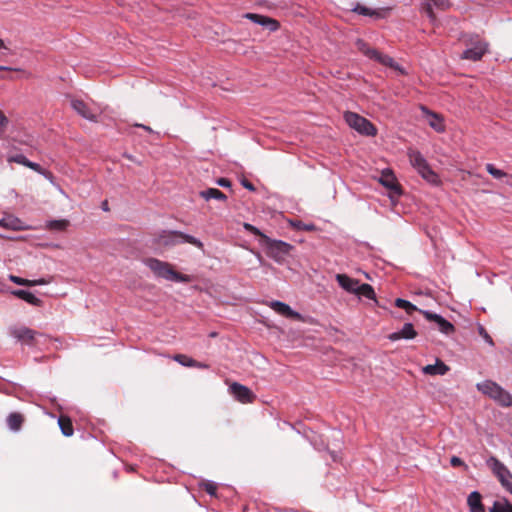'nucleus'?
<instances>
[{
  "instance_id": "f257e3e1",
  "label": "nucleus",
  "mask_w": 512,
  "mask_h": 512,
  "mask_svg": "<svg viewBox=\"0 0 512 512\" xmlns=\"http://www.w3.org/2000/svg\"><path fill=\"white\" fill-rule=\"evenodd\" d=\"M243 228L246 232L260 237L259 244L266 249L267 255L278 263L283 262L293 249L291 244L282 240L271 239L250 223H243Z\"/></svg>"
},
{
  "instance_id": "f03ea898",
  "label": "nucleus",
  "mask_w": 512,
  "mask_h": 512,
  "mask_svg": "<svg viewBox=\"0 0 512 512\" xmlns=\"http://www.w3.org/2000/svg\"><path fill=\"white\" fill-rule=\"evenodd\" d=\"M183 243H189L201 250L204 248L202 241L196 237L176 230L158 231L151 239V246L155 248H168Z\"/></svg>"
},
{
  "instance_id": "7ed1b4c3",
  "label": "nucleus",
  "mask_w": 512,
  "mask_h": 512,
  "mask_svg": "<svg viewBox=\"0 0 512 512\" xmlns=\"http://www.w3.org/2000/svg\"><path fill=\"white\" fill-rule=\"evenodd\" d=\"M144 264L158 278L183 283H189L192 281V277L190 275L177 272L176 270H174L173 265L168 262L161 261L156 258H146L144 259Z\"/></svg>"
},
{
  "instance_id": "20e7f679",
  "label": "nucleus",
  "mask_w": 512,
  "mask_h": 512,
  "mask_svg": "<svg viewBox=\"0 0 512 512\" xmlns=\"http://www.w3.org/2000/svg\"><path fill=\"white\" fill-rule=\"evenodd\" d=\"M476 388L502 407H510L512 405L511 394L492 380L477 383Z\"/></svg>"
},
{
  "instance_id": "39448f33",
  "label": "nucleus",
  "mask_w": 512,
  "mask_h": 512,
  "mask_svg": "<svg viewBox=\"0 0 512 512\" xmlns=\"http://www.w3.org/2000/svg\"><path fill=\"white\" fill-rule=\"evenodd\" d=\"M9 335L17 342L29 347H36L40 343V338L47 339V336L36 330L26 326H11L9 328Z\"/></svg>"
},
{
  "instance_id": "423d86ee",
  "label": "nucleus",
  "mask_w": 512,
  "mask_h": 512,
  "mask_svg": "<svg viewBox=\"0 0 512 512\" xmlns=\"http://www.w3.org/2000/svg\"><path fill=\"white\" fill-rule=\"evenodd\" d=\"M71 108L82 118L97 122L98 116L101 113L100 107L94 102H86L78 97L67 95Z\"/></svg>"
},
{
  "instance_id": "0eeeda50",
  "label": "nucleus",
  "mask_w": 512,
  "mask_h": 512,
  "mask_svg": "<svg viewBox=\"0 0 512 512\" xmlns=\"http://www.w3.org/2000/svg\"><path fill=\"white\" fill-rule=\"evenodd\" d=\"M486 465L498 479L501 486L512 495V473L510 470L495 456H490L486 460Z\"/></svg>"
},
{
  "instance_id": "6e6552de",
  "label": "nucleus",
  "mask_w": 512,
  "mask_h": 512,
  "mask_svg": "<svg viewBox=\"0 0 512 512\" xmlns=\"http://www.w3.org/2000/svg\"><path fill=\"white\" fill-rule=\"evenodd\" d=\"M345 122L352 129L365 136H376L377 128L365 117L351 111L344 113Z\"/></svg>"
},
{
  "instance_id": "1a4fd4ad",
  "label": "nucleus",
  "mask_w": 512,
  "mask_h": 512,
  "mask_svg": "<svg viewBox=\"0 0 512 512\" xmlns=\"http://www.w3.org/2000/svg\"><path fill=\"white\" fill-rule=\"evenodd\" d=\"M469 44L471 47L463 51L461 58L471 61H479L488 51V43L479 38V36L471 37Z\"/></svg>"
},
{
  "instance_id": "9d476101",
  "label": "nucleus",
  "mask_w": 512,
  "mask_h": 512,
  "mask_svg": "<svg viewBox=\"0 0 512 512\" xmlns=\"http://www.w3.org/2000/svg\"><path fill=\"white\" fill-rule=\"evenodd\" d=\"M229 392L235 400L243 404L253 403L256 399V395L250 388L238 382H233L229 386Z\"/></svg>"
},
{
  "instance_id": "9b49d317",
  "label": "nucleus",
  "mask_w": 512,
  "mask_h": 512,
  "mask_svg": "<svg viewBox=\"0 0 512 512\" xmlns=\"http://www.w3.org/2000/svg\"><path fill=\"white\" fill-rule=\"evenodd\" d=\"M267 305L272 310H274L277 314H279L285 318L302 321V322L304 321L303 316L299 312L294 311L288 304H286L284 302L274 300V301L269 302Z\"/></svg>"
},
{
  "instance_id": "f8f14e48",
  "label": "nucleus",
  "mask_w": 512,
  "mask_h": 512,
  "mask_svg": "<svg viewBox=\"0 0 512 512\" xmlns=\"http://www.w3.org/2000/svg\"><path fill=\"white\" fill-rule=\"evenodd\" d=\"M244 17L251 20L253 23L266 27L271 32L277 31L280 28L279 21L265 15L256 13H246Z\"/></svg>"
},
{
  "instance_id": "ddd939ff",
  "label": "nucleus",
  "mask_w": 512,
  "mask_h": 512,
  "mask_svg": "<svg viewBox=\"0 0 512 512\" xmlns=\"http://www.w3.org/2000/svg\"><path fill=\"white\" fill-rule=\"evenodd\" d=\"M432 5H434L437 9L440 10H447L451 3L449 0H426L425 3H423L422 8L424 12L426 13L429 20L434 23L437 20L436 14L433 11Z\"/></svg>"
},
{
  "instance_id": "4468645a",
  "label": "nucleus",
  "mask_w": 512,
  "mask_h": 512,
  "mask_svg": "<svg viewBox=\"0 0 512 512\" xmlns=\"http://www.w3.org/2000/svg\"><path fill=\"white\" fill-rule=\"evenodd\" d=\"M379 182L384 187L393 191L394 193L401 194V187L397 181V178H396L394 172L391 169L386 168V169L382 170Z\"/></svg>"
},
{
  "instance_id": "2eb2a0df",
  "label": "nucleus",
  "mask_w": 512,
  "mask_h": 512,
  "mask_svg": "<svg viewBox=\"0 0 512 512\" xmlns=\"http://www.w3.org/2000/svg\"><path fill=\"white\" fill-rule=\"evenodd\" d=\"M423 313L426 319L434 321L438 325V328L442 333L446 335H451L455 331V327L453 326V324L446 320L441 315L431 313L429 311H424Z\"/></svg>"
},
{
  "instance_id": "dca6fc26",
  "label": "nucleus",
  "mask_w": 512,
  "mask_h": 512,
  "mask_svg": "<svg viewBox=\"0 0 512 512\" xmlns=\"http://www.w3.org/2000/svg\"><path fill=\"white\" fill-rule=\"evenodd\" d=\"M0 226L13 231H24L29 229L28 225L13 215H5L1 218Z\"/></svg>"
},
{
  "instance_id": "f3484780",
  "label": "nucleus",
  "mask_w": 512,
  "mask_h": 512,
  "mask_svg": "<svg viewBox=\"0 0 512 512\" xmlns=\"http://www.w3.org/2000/svg\"><path fill=\"white\" fill-rule=\"evenodd\" d=\"M416 171L429 184L433 186H440L442 184L439 175L430 167L428 162Z\"/></svg>"
},
{
  "instance_id": "a211bd4d",
  "label": "nucleus",
  "mask_w": 512,
  "mask_h": 512,
  "mask_svg": "<svg viewBox=\"0 0 512 512\" xmlns=\"http://www.w3.org/2000/svg\"><path fill=\"white\" fill-rule=\"evenodd\" d=\"M417 336V332L414 329L412 323H405L401 330L393 332L388 335L390 341H398L400 339H414Z\"/></svg>"
},
{
  "instance_id": "6ab92c4d",
  "label": "nucleus",
  "mask_w": 512,
  "mask_h": 512,
  "mask_svg": "<svg viewBox=\"0 0 512 512\" xmlns=\"http://www.w3.org/2000/svg\"><path fill=\"white\" fill-rule=\"evenodd\" d=\"M372 60L380 63L383 66L390 67L396 71H399L401 74H405L404 69L397 63L395 60L390 57L389 55L383 54L376 51L375 55L373 56Z\"/></svg>"
},
{
  "instance_id": "aec40b11",
  "label": "nucleus",
  "mask_w": 512,
  "mask_h": 512,
  "mask_svg": "<svg viewBox=\"0 0 512 512\" xmlns=\"http://www.w3.org/2000/svg\"><path fill=\"white\" fill-rule=\"evenodd\" d=\"M336 280L341 288L349 293H355L359 280L349 277L346 274H337Z\"/></svg>"
},
{
  "instance_id": "412c9836",
  "label": "nucleus",
  "mask_w": 512,
  "mask_h": 512,
  "mask_svg": "<svg viewBox=\"0 0 512 512\" xmlns=\"http://www.w3.org/2000/svg\"><path fill=\"white\" fill-rule=\"evenodd\" d=\"M449 371V367L440 359L436 360L433 365H426L422 368V372L426 375H445Z\"/></svg>"
},
{
  "instance_id": "4be33fe9",
  "label": "nucleus",
  "mask_w": 512,
  "mask_h": 512,
  "mask_svg": "<svg viewBox=\"0 0 512 512\" xmlns=\"http://www.w3.org/2000/svg\"><path fill=\"white\" fill-rule=\"evenodd\" d=\"M467 504L470 512H485L482 496L478 491H473L469 494Z\"/></svg>"
},
{
  "instance_id": "5701e85b",
  "label": "nucleus",
  "mask_w": 512,
  "mask_h": 512,
  "mask_svg": "<svg viewBox=\"0 0 512 512\" xmlns=\"http://www.w3.org/2000/svg\"><path fill=\"white\" fill-rule=\"evenodd\" d=\"M11 294L16 296L17 298L19 299H22L24 300L25 302L33 305V306H41L42 305V300L39 299L38 297H36L33 293H31L30 291H27V290H12L11 291Z\"/></svg>"
},
{
  "instance_id": "b1692460",
  "label": "nucleus",
  "mask_w": 512,
  "mask_h": 512,
  "mask_svg": "<svg viewBox=\"0 0 512 512\" xmlns=\"http://www.w3.org/2000/svg\"><path fill=\"white\" fill-rule=\"evenodd\" d=\"M421 110L431 117L429 120V125L437 132H444L445 125L443 123V118L438 114L429 111L425 106H421Z\"/></svg>"
},
{
  "instance_id": "393cba45",
  "label": "nucleus",
  "mask_w": 512,
  "mask_h": 512,
  "mask_svg": "<svg viewBox=\"0 0 512 512\" xmlns=\"http://www.w3.org/2000/svg\"><path fill=\"white\" fill-rule=\"evenodd\" d=\"M408 158L409 162L412 165V167L417 170L424 164H426L428 161L425 159V157L422 155V153L418 150L409 149L408 150Z\"/></svg>"
},
{
  "instance_id": "a878e982",
  "label": "nucleus",
  "mask_w": 512,
  "mask_h": 512,
  "mask_svg": "<svg viewBox=\"0 0 512 512\" xmlns=\"http://www.w3.org/2000/svg\"><path fill=\"white\" fill-rule=\"evenodd\" d=\"M7 425L12 431H19L24 422V416L21 413L13 412L7 417Z\"/></svg>"
},
{
  "instance_id": "bb28decb",
  "label": "nucleus",
  "mask_w": 512,
  "mask_h": 512,
  "mask_svg": "<svg viewBox=\"0 0 512 512\" xmlns=\"http://www.w3.org/2000/svg\"><path fill=\"white\" fill-rule=\"evenodd\" d=\"M200 196L206 201H209L211 199H215L218 201L227 200V196L217 188H208L206 190H203L200 192Z\"/></svg>"
},
{
  "instance_id": "cd10ccee",
  "label": "nucleus",
  "mask_w": 512,
  "mask_h": 512,
  "mask_svg": "<svg viewBox=\"0 0 512 512\" xmlns=\"http://www.w3.org/2000/svg\"><path fill=\"white\" fill-rule=\"evenodd\" d=\"M58 425L64 436L70 437L74 433V428L71 419L68 416L61 415L58 418Z\"/></svg>"
},
{
  "instance_id": "c85d7f7f",
  "label": "nucleus",
  "mask_w": 512,
  "mask_h": 512,
  "mask_svg": "<svg viewBox=\"0 0 512 512\" xmlns=\"http://www.w3.org/2000/svg\"><path fill=\"white\" fill-rule=\"evenodd\" d=\"M356 295L358 296H363L367 299H370V300H375L376 301V294H375V291L373 289V287L370 285V284H367V283H360L358 284L357 286V289L355 291Z\"/></svg>"
},
{
  "instance_id": "c756f323",
  "label": "nucleus",
  "mask_w": 512,
  "mask_h": 512,
  "mask_svg": "<svg viewBox=\"0 0 512 512\" xmlns=\"http://www.w3.org/2000/svg\"><path fill=\"white\" fill-rule=\"evenodd\" d=\"M69 224L67 219L50 220L46 223V228L51 231H65Z\"/></svg>"
},
{
  "instance_id": "7c9ffc66",
  "label": "nucleus",
  "mask_w": 512,
  "mask_h": 512,
  "mask_svg": "<svg viewBox=\"0 0 512 512\" xmlns=\"http://www.w3.org/2000/svg\"><path fill=\"white\" fill-rule=\"evenodd\" d=\"M489 512H512V504L506 499L495 501Z\"/></svg>"
},
{
  "instance_id": "2f4dec72",
  "label": "nucleus",
  "mask_w": 512,
  "mask_h": 512,
  "mask_svg": "<svg viewBox=\"0 0 512 512\" xmlns=\"http://www.w3.org/2000/svg\"><path fill=\"white\" fill-rule=\"evenodd\" d=\"M356 46L358 48V50L364 54L366 57H368L369 59H372L373 56L375 55L376 53V49L374 48H371L364 40L362 39H358L356 41Z\"/></svg>"
},
{
  "instance_id": "473e14b6",
  "label": "nucleus",
  "mask_w": 512,
  "mask_h": 512,
  "mask_svg": "<svg viewBox=\"0 0 512 512\" xmlns=\"http://www.w3.org/2000/svg\"><path fill=\"white\" fill-rule=\"evenodd\" d=\"M353 11H355L356 13L363 15V16H370V17H375V18L381 17V13L379 11L372 10V9H370L366 6L360 5V4H358L353 9Z\"/></svg>"
},
{
  "instance_id": "72a5a7b5",
  "label": "nucleus",
  "mask_w": 512,
  "mask_h": 512,
  "mask_svg": "<svg viewBox=\"0 0 512 512\" xmlns=\"http://www.w3.org/2000/svg\"><path fill=\"white\" fill-rule=\"evenodd\" d=\"M395 306L404 309L407 314H412L414 311L417 310V307L414 304L402 298H397L395 300Z\"/></svg>"
},
{
  "instance_id": "f704fd0d",
  "label": "nucleus",
  "mask_w": 512,
  "mask_h": 512,
  "mask_svg": "<svg viewBox=\"0 0 512 512\" xmlns=\"http://www.w3.org/2000/svg\"><path fill=\"white\" fill-rule=\"evenodd\" d=\"M200 487L207 494H209L211 496H216V492H217L218 486H217V484L215 482L206 480V481H203L200 484Z\"/></svg>"
},
{
  "instance_id": "c9c22d12",
  "label": "nucleus",
  "mask_w": 512,
  "mask_h": 512,
  "mask_svg": "<svg viewBox=\"0 0 512 512\" xmlns=\"http://www.w3.org/2000/svg\"><path fill=\"white\" fill-rule=\"evenodd\" d=\"M173 360L185 367H192L194 359L185 354H176L173 356Z\"/></svg>"
},
{
  "instance_id": "e433bc0d",
  "label": "nucleus",
  "mask_w": 512,
  "mask_h": 512,
  "mask_svg": "<svg viewBox=\"0 0 512 512\" xmlns=\"http://www.w3.org/2000/svg\"><path fill=\"white\" fill-rule=\"evenodd\" d=\"M486 170L491 176H493L496 179H501L507 175L503 170L496 168L491 163L486 164Z\"/></svg>"
},
{
  "instance_id": "4c0bfd02",
  "label": "nucleus",
  "mask_w": 512,
  "mask_h": 512,
  "mask_svg": "<svg viewBox=\"0 0 512 512\" xmlns=\"http://www.w3.org/2000/svg\"><path fill=\"white\" fill-rule=\"evenodd\" d=\"M477 330L479 335L484 339V341L491 347H494L495 343L489 333L486 331L485 327L481 324H478Z\"/></svg>"
},
{
  "instance_id": "58836bf2",
  "label": "nucleus",
  "mask_w": 512,
  "mask_h": 512,
  "mask_svg": "<svg viewBox=\"0 0 512 512\" xmlns=\"http://www.w3.org/2000/svg\"><path fill=\"white\" fill-rule=\"evenodd\" d=\"M7 161L9 163H17L27 167L29 159H27L26 156H24L23 154H17L8 156Z\"/></svg>"
},
{
  "instance_id": "ea45409f",
  "label": "nucleus",
  "mask_w": 512,
  "mask_h": 512,
  "mask_svg": "<svg viewBox=\"0 0 512 512\" xmlns=\"http://www.w3.org/2000/svg\"><path fill=\"white\" fill-rule=\"evenodd\" d=\"M9 124V119L6 117L4 112L0 109V138L4 135Z\"/></svg>"
},
{
  "instance_id": "a19ab883",
  "label": "nucleus",
  "mask_w": 512,
  "mask_h": 512,
  "mask_svg": "<svg viewBox=\"0 0 512 512\" xmlns=\"http://www.w3.org/2000/svg\"><path fill=\"white\" fill-rule=\"evenodd\" d=\"M28 168L32 169L33 171L39 173V174H42V175H47V174H51L50 172H47L46 170H44L40 164L38 163H35V162H32L29 160L28 162V165H27Z\"/></svg>"
},
{
  "instance_id": "79ce46f5",
  "label": "nucleus",
  "mask_w": 512,
  "mask_h": 512,
  "mask_svg": "<svg viewBox=\"0 0 512 512\" xmlns=\"http://www.w3.org/2000/svg\"><path fill=\"white\" fill-rule=\"evenodd\" d=\"M9 280L17 285L28 286L30 284L28 279L21 278L15 275H9Z\"/></svg>"
},
{
  "instance_id": "37998d69",
  "label": "nucleus",
  "mask_w": 512,
  "mask_h": 512,
  "mask_svg": "<svg viewBox=\"0 0 512 512\" xmlns=\"http://www.w3.org/2000/svg\"><path fill=\"white\" fill-rule=\"evenodd\" d=\"M450 464L452 467H460V466H463L464 468L467 469V465L464 463V461L457 457V456H452L451 459H450Z\"/></svg>"
},
{
  "instance_id": "c03bdc74",
  "label": "nucleus",
  "mask_w": 512,
  "mask_h": 512,
  "mask_svg": "<svg viewBox=\"0 0 512 512\" xmlns=\"http://www.w3.org/2000/svg\"><path fill=\"white\" fill-rule=\"evenodd\" d=\"M216 183L219 186L225 187V188H230L232 185L231 181L228 178H219L216 180Z\"/></svg>"
},
{
  "instance_id": "a18cd8bd",
  "label": "nucleus",
  "mask_w": 512,
  "mask_h": 512,
  "mask_svg": "<svg viewBox=\"0 0 512 512\" xmlns=\"http://www.w3.org/2000/svg\"><path fill=\"white\" fill-rule=\"evenodd\" d=\"M28 282L30 283V284H28V286H37V285H46L50 281L46 280L44 278H40V279H37V280H28Z\"/></svg>"
},
{
  "instance_id": "49530a36",
  "label": "nucleus",
  "mask_w": 512,
  "mask_h": 512,
  "mask_svg": "<svg viewBox=\"0 0 512 512\" xmlns=\"http://www.w3.org/2000/svg\"><path fill=\"white\" fill-rule=\"evenodd\" d=\"M241 184L244 188H246L247 190L249 191H255V186L250 182L248 181L247 179H243L241 181Z\"/></svg>"
},
{
  "instance_id": "de8ad7c7",
  "label": "nucleus",
  "mask_w": 512,
  "mask_h": 512,
  "mask_svg": "<svg viewBox=\"0 0 512 512\" xmlns=\"http://www.w3.org/2000/svg\"><path fill=\"white\" fill-rule=\"evenodd\" d=\"M192 367L199 368V369H208L209 365L206 363L194 360V364L192 365Z\"/></svg>"
},
{
  "instance_id": "09e8293b",
  "label": "nucleus",
  "mask_w": 512,
  "mask_h": 512,
  "mask_svg": "<svg viewBox=\"0 0 512 512\" xmlns=\"http://www.w3.org/2000/svg\"><path fill=\"white\" fill-rule=\"evenodd\" d=\"M134 126H135V127H140V128L144 129L145 131H147V132H149V133H152V132H153V130L151 129V127L146 126V125H144V124H135Z\"/></svg>"
},
{
  "instance_id": "8fccbe9b",
  "label": "nucleus",
  "mask_w": 512,
  "mask_h": 512,
  "mask_svg": "<svg viewBox=\"0 0 512 512\" xmlns=\"http://www.w3.org/2000/svg\"><path fill=\"white\" fill-rule=\"evenodd\" d=\"M0 71H19V69L7 67V66H0Z\"/></svg>"
},
{
  "instance_id": "3c124183",
  "label": "nucleus",
  "mask_w": 512,
  "mask_h": 512,
  "mask_svg": "<svg viewBox=\"0 0 512 512\" xmlns=\"http://www.w3.org/2000/svg\"><path fill=\"white\" fill-rule=\"evenodd\" d=\"M101 207L104 211H108L109 210L108 201L107 200L103 201Z\"/></svg>"
},
{
  "instance_id": "603ef678",
  "label": "nucleus",
  "mask_w": 512,
  "mask_h": 512,
  "mask_svg": "<svg viewBox=\"0 0 512 512\" xmlns=\"http://www.w3.org/2000/svg\"><path fill=\"white\" fill-rule=\"evenodd\" d=\"M4 79L13 80V77L8 76V75H4V74H0V80H4Z\"/></svg>"
},
{
  "instance_id": "864d4df0",
  "label": "nucleus",
  "mask_w": 512,
  "mask_h": 512,
  "mask_svg": "<svg viewBox=\"0 0 512 512\" xmlns=\"http://www.w3.org/2000/svg\"><path fill=\"white\" fill-rule=\"evenodd\" d=\"M0 49H6L5 43L2 39H0Z\"/></svg>"
},
{
  "instance_id": "5fc2aeb1",
  "label": "nucleus",
  "mask_w": 512,
  "mask_h": 512,
  "mask_svg": "<svg viewBox=\"0 0 512 512\" xmlns=\"http://www.w3.org/2000/svg\"><path fill=\"white\" fill-rule=\"evenodd\" d=\"M305 229H306L307 231H310V230H312V229H313V225L305 226Z\"/></svg>"
}]
</instances>
